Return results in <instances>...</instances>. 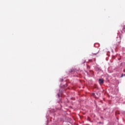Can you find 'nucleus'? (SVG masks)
Instances as JSON below:
<instances>
[{"label": "nucleus", "mask_w": 125, "mask_h": 125, "mask_svg": "<svg viewBox=\"0 0 125 125\" xmlns=\"http://www.w3.org/2000/svg\"><path fill=\"white\" fill-rule=\"evenodd\" d=\"M124 76V75H123V74L122 75V77Z\"/></svg>", "instance_id": "nucleus-6"}, {"label": "nucleus", "mask_w": 125, "mask_h": 125, "mask_svg": "<svg viewBox=\"0 0 125 125\" xmlns=\"http://www.w3.org/2000/svg\"><path fill=\"white\" fill-rule=\"evenodd\" d=\"M97 53H98V51H97L96 53H95V52L93 53V55H96V54H97Z\"/></svg>", "instance_id": "nucleus-2"}, {"label": "nucleus", "mask_w": 125, "mask_h": 125, "mask_svg": "<svg viewBox=\"0 0 125 125\" xmlns=\"http://www.w3.org/2000/svg\"><path fill=\"white\" fill-rule=\"evenodd\" d=\"M124 76V75H123V74L122 75V77Z\"/></svg>", "instance_id": "nucleus-7"}, {"label": "nucleus", "mask_w": 125, "mask_h": 125, "mask_svg": "<svg viewBox=\"0 0 125 125\" xmlns=\"http://www.w3.org/2000/svg\"><path fill=\"white\" fill-rule=\"evenodd\" d=\"M61 81H62V82H63V79H62Z\"/></svg>", "instance_id": "nucleus-4"}, {"label": "nucleus", "mask_w": 125, "mask_h": 125, "mask_svg": "<svg viewBox=\"0 0 125 125\" xmlns=\"http://www.w3.org/2000/svg\"><path fill=\"white\" fill-rule=\"evenodd\" d=\"M96 94H97V95H98V93H97Z\"/></svg>", "instance_id": "nucleus-5"}, {"label": "nucleus", "mask_w": 125, "mask_h": 125, "mask_svg": "<svg viewBox=\"0 0 125 125\" xmlns=\"http://www.w3.org/2000/svg\"><path fill=\"white\" fill-rule=\"evenodd\" d=\"M99 82L100 84H103V83H104V80H103V79H100L99 80Z\"/></svg>", "instance_id": "nucleus-1"}, {"label": "nucleus", "mask_w": 125, "mask_h": 125, "mask_svg": "<svg viewBox=\"0 0 125 125\" xmlns=\"http://www.w3.org/2000/svg\"><path fill=\"white\" fill-rule=\"evenodd\" d=\"M59 97H60V95L59 94H58Z\"/></svg>", "instance_id": "nucleus-3"}, {"label": "nucleus", "mask_w": 125, "mask_h": 125, "mask_svg": "<svg viewBox=\"0 0 125 125\" xmlns=\"http://www.w3.org/2000/svg\"><path fill=\"white\" fill-rule=\"evenodd\" d=\"M100 124H101V122H100Z\"/></svg>", "instance_id": "nucleus-8"}]
</instances>
